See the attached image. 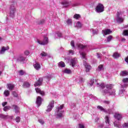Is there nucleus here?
<instances>
[{
    "label": "nucleus",
    "instance_id": "f257e3e1",
    "mask_svg": "<svg viewBox=\"0 0 128 128\" xmlns=\"http://www.w3.org/2000/svg\"><path fill=\"white\" fill-rule=\"evenodd\" d=\"M96 84L97 86H98V88H100L102 90H104L106 88V89L104 90L102 92L104 96H116V90H112V84H106V86H104V83H102L101 84L97 83Z\"/></svg>",
    "mask_w": 128,
    "mask_h": 128
},
{
    "label": "nucleus",
    "instance_id": "f03ea898",
    "mask_svg": "<svg viewBox=\"0 0 128 128\" xmlns=\"http://www.w3.org/2000/svg\"><path fill=\"white\" fill-rule=\"evenodd\" d=\"M10 3L11 4L10 8V18H14L16 12V2L12 0Z\"/></svg>",
    "mask_w": 128,
    "mask_h": 128
},
{
    "label": "nucleus",
    "instance_id": "7ed1b4c3",
    "mask_svg": "<svg viewBox=\"0 0 128 128\" xmlns=\"http://www.w3.org/2000/svg\"><path fill=\"white\" fill-rule=\"evenodd\" d=\"M63 108L64 104L61 105L60 106H58L56 108V112H57L56 114V118H62V116H64V111L62 110Z\"/></svg>",
    "mask_w": 128,
    "mask_h": 128
},
{
    "label": "nucleus",
    "instance_id": "20e7f679",
    "mask_svg": "<svg viewBox=\"0 0 128 128\" xmlns=\"http://www.w3.org/2000/svg\"><path fill=\"white\" fill-rule=\"evenodd\" d=\"M61 4L64 6V8H68V6H80L82 4L80 2H76L74 4H72V2H68L66 0H64L61 2Z\"/></svg>",
    "mask_w": 128,
    "mask_h": 128
},
{
    "label": "nucleus",
    "instance_id": "39448f33",
    "mask_svg": "<svg viewBox=\"0 0 128 128\" xmlns=\"http://www.w3.org/2000/svg\"><path fill=\"white\" fill-rule=\"evenodd\" d=\"M26 59V57L24 56V54H21L18 56L16 62H20V64H24Z\"/></svg>",
    "mask_w": 128,
    "mask_h": 128
},
{
    "label": "nucleus",
    "instance_id": "423d86ee",
    "mask_svg": "<svg viewBox=\"0 0 128 128\" xmlns=\"http://www.w3.org/2000/svg\"><path fill=\"white\" fill-rule=\"evenodd\" d=\"M104 12V4L99 3L96 6V12L98 14H100L101 12Z\"/></svg>",
    "mask_w": 128,
    "mask_h": 128
},
{
    "label": "nucleus",
    "instance_id": "0eeeda50",
    "mask_svg": "<svg viewBox=\"0 0 128 128\" xmlns=\"http://www.w3.org/2000/svg\"><path fill=\"white\" fill-rule=\"evenodd\" d=\"M37 42L39 44H41V46H46L48 44V38L44 36L43 40L40 41V40H37Z\"/></svg>",
    "mask_w": 128,
    "mask_h": 128
},
{
    "label": "nucleus",
    "instance_id": "6e6552de",
    "mask_svg": "<svg viewBox=\"0 0 128 128\" xmlns=\"http://www.w3.org/2000/svg\"><path fill=\"white\" fill-rule=\"evenodd\" d=\"M97 108L101 112H107L108 114H114V109H108V110H106L104 109L102 106H98Z\"/></svg>",
    "mask_w": 128,
    "mask_h": 128
},
{
    "label": "nucleus",
    "instance_id": "1a4fd4ad",
    "mask_svg": "<svg viewBox=\"0 0 128 128\" xmlns=\"http://www.w3.org/2000/svg\"><path fill=\"white\" fill-rule=\"evenodd\" d=\"M122 12H118L116 13V20L117 22L119 24H122L124 22V18H122Z\"/></svg>",
    "mask_w": 128,
    "mask_h": 128
},
{
    "label": "nucleus",
    "instance_id": "9d476101",
    "mask_svg": "<svg viewBox=\"0 0 128 128\" xmlns=\"http://www.w3.org/2000/svg\"><path fill=\"white\" fill-rule=\"evenodd\" d=\"M54 101L52 100L51 101L48 105L47 106V110H46V112H50L52 108H54Z\"/></svg>",
    "mask_w": 128,
    "mask_h": 128
},
{
    "label": "nucleus",
    "instance_id": "9b49d317",
    "mask_svg": "<svg viewBox=\"0 0 128 128\" xmlns=\"http://www.w3.org/2000/svg\"><path fill=\"white\" fill-rule=\"evenodd\" d=\"M114 117L116 120L120 122V120H122V114L120 112L115 113Z\"/></svg>",
    "mask_w": 128,
    "mask_h": 128
},
{
    "label": "nucleus",
    "instance_id": "f8f14e48",
    "mask_svg": "<svg viewBox=\"0 0 128 128\" xmlns=\"http://www.w3.org/2000/svg\"><path fill=\"white\" fill-rule=\"evenodd\" d=\"M77 64L78 59H76V58H74L70 60V66H71L72 68H74Z\"/></svg>",
    "mask_w": 128,
    "mask_h": 128
},
{
    "label": "nucleus",
    "instance_id": "ddd939ff",
    "mask_svg": "<svg viewBox=\"0 0 128 128\" xmlns=\"http://www.w3.org/2000/svg\"><path fill=\"white\" fill-rule=\"evenodd\" d=\"M112 32V31L110 29H105L102 30V34L104 36L108 34H110Z\"/></svg>",
    "mask_w": 128,
    "mask_h": 128
},
{
    "label": "nucleus",
    "instance_id": "4468645a",
    "mask_svg": "<svg viewBox=\"0 0 128 128\" xmlns=\"http://www.w3.org/2000/svg\"><path fill=\"white\" fill-rule=\"evenodd\" d=\"M42 97L38 96L36 98V104H37L38 106H40V105L42 104Z\"/></svg>",
    "mask_w": 128,
    "mask_h": 128
},
{
    "label": "nucleus",
    "instance_id": "2eb2a0df",
    "mask_svg": "<svg viewBox=\"0 0 128 128\" xmlns=\"http://www.w3.org/2000/svg\"><path fill=\"white\" fill-rule=\"evenodd\" d=\"M83 64H84V66L86 68V72H88L90 70V68H92L90 67V65L88 64V63H86L84 60Z\"/></svg>",
    "mask_w": 128,
    "mask_h": 128
},
{
    "label": "nucleus",
    "instance_id": "dca6fc26",
    "mask_svg": "<svg viewBox=\"0 0 128 128\" xmlns=\"http://www.w3.org/2000/svg\"><path fill=\"white\" fill-rule=\"evenodd\" d=\"M42 82H44V79L42 78H40L37 82H35L34 86H41Z\"/></svg>",
    "mask_w": 128,
    "mask_h": 128
},
{
    "label": "nucleus",
    "instance_id": "f3484780",
    "mask_svg": "<svg viewBox=\"0 0 128 128\" xmlns=\"http://www.w3.org/2000/svg\"><path fill=\"white\" fill-rule=\"evenodd\" d=\"M12 108H14V110L15 114H18L20 113V107L16 104L12 105Z\"/></svg>",
    "mask_w": 128,
    "mask_h": 128
},
{
    "label": "nucleus",
    "instance_id": "a211bd4d",
    "mask_svg": "<svg viewBox=\"0 0 128 128\" xmlns=\"http://www.w3.org/2000/svg\"><path fill=\"white\" fill-rule=\"evenodd\" d=\"M124 88L122 85H121V88L119 91V96H124Z\"/></svg>",
    "mask_w": 128,
    "mask_h": 128
},
{
    "label": "nucleus",
    "instance_id": "6ab92c4d",
    "mask_svg": "<svg viewBox=\"0 0 128 128\" xmlns=\"http://www.w3.org/2000/svg\"><path fill=\"white\" fill-rule=\"evenodd\" d=\"M33 66L36 70H40V63L36 62Z\"/></svg>",
    "mask_w": 128,
    "mask_h": 128
},
{
    "label": "nucleus",
    "instance_id": "aec40b11",
    "mask_svg": "<svg viewBox=\"0 0 128 128\" xmlns=\"http://www.w3.org/2000/svg\"><path fill=\"white\" fill-rule=\"evenodd\" d=\"M122 82H124V84H122L124 88L128 87V78H125L122 80Z\"/></svg>",
    "mask_w": 128,
    "mask_h": 128
},
{
    "label": "nucleus",
    "instance_id": "412c9836",
    "mask_svg": "<svg viewBox=\"0 0 128 128\" xmlns=\"http://www.w3.org/2000/svg\"><path fill=\"white\" fill-rule=\"evenodd\" d=\"M35 90H36V92H37V94H40L42 96H44V94H45L44 92L41 90L40 88H36Z\"/></svg>",
    "mask_w": 128,
    "mask_h": 128
},
{
    "label": "nucleus",
    "instance_id": "4be33fe9",
    "mask_svg": "<svg viewBox=\"0 0 128 128\" xmlns=\"http://www.w3.org/2000/svg\"><path fill=\"white\" fill-rule=\"evenodd\" d=\"M9 48H8V46H7V47L3 46V47H2V48L0 51V54H2L6 52V50H8Z\"/></svg>",
    "mask_w": 128,
    "mask_h": 128
},
{
    "label": "nucleus",
    "instance_id": "5701e85b",
    "mask_svg": "<svg viewBox=\"0 0 128 128\" xmlns=\"http://www.w3.org/2000/svg\"><path fill=\"white\" fill-rule=\"evenodd\" d=\"M77 48L79 50H84V48H86V46H84L82 44H76Z\"/></svg>",
    "mask_w": 128,
    "mask_h": 128
},
{
    "label": "nucleus",
    "instance_id": "b1692460",
    "mask_svg": "<svg viewBox=\"0 0 128 128\" xmlns=\"http://www.w3.org/2000/svg\"><path fill=\"white\" fill-rule=\"evenodd\" d=\"M7 86H8V88L10 90H12L14 88V84H8Z\"/></svg>",
    "mask_w": 128,
    "mask_h": 128
},
{
    "label": "nucleus",
    "instance_id": "393cba45",
    "mask_svg": "<svg viewBox=\"0 0 128 128\" xmlns=\"http://www.w3.org/2000/svg\"><path fill=\"white\" fill-rule=\"evenodd\" d=\"M22 86L23 88H30V82H24L22 84Z\"/></svg>",
    "mask_w": 128,
    "mask_h": 128
},
{
    "label": "nucleus",
    "instance_id": "a878e982",
    "mask_svg": "<svg viewBox=\"0 0 128 128\" xmlns=\"http://www.w3.org/2000/svg\"><path fill=\"white\" fill-rule=\"evenodd\" d=\"M58 68H65L66 67V64H64V62L61 61L58 63Z\"/></svg>",
    "mask_w": 128,
    "mask_h": 128
},
{
    "label": "nucleus",
    "instance_id": "bb28decb",
    "mask_svg": "<svg viewBox=\"0 0 128 128\" xmlns=\"http://www.w3.org/2000/svg\"><path fill=\"white\" fill-rule=\"evenodd\" d=\"M80 55L82 56V60H86V52H82L81 51L79 52Z\"/></svg>",
    "mask_w": 128,
    "mask_h": 128
},
{
    "label": "nucleus",
    "instance_id": "cd10ccee",
    "mask_svg": "<svg viewBox=\"0 0 128 128\" xmlns=\"http://www.w3.org/2000/svg\"><path fill=\"white\" fill-rule=\"evenodd\" d=\"M114 126H116V128H122V125H120V122L115 121L114 122Z\"/></svg>",
    "mask_w": 128,
    "mask_h": 128
},
{
    "label": "nucleus",
    "instance_id": "c85d7f7f",
    "mask_svg": "<svg viewBox=\"0 0 128 128\" xmlns=\"http://www.w3.org/2000/svg\"><path fill=\"white\" fill-rule=\"evenodd\" d=\"M105 122L108 126H110V116H106L105 117Z\"/></svg>",
    "mask_w": 128,
    "mask_h": 128
},
{
    "label": "nucleus",
    "instance_id": "c756f323",
    "mask_svg": "<svg viewBox=\"0 0 128 128\" xmlns=\"http://www.w3.org/2000/svg\"><path fill=\"white\" fill-rule=\"evenodd\" d=\"M8 118V116L4 114H0V120H6Z\"/></svg>",
    "mask_w": 128,
    "mask_h": 128
},
{
    "label": "nucleus",
    "instance_id": "7c9ffc66",
    "mask_svg": "<svg viewBox=\"0 0 128 128\" xmlns=\"http://www.w3.org/2000/svg\"><path fill=\"white\" fill-rule=\"evenodd\" d=\"M128 74V72L127 71H122L120 74V75L121 76H126Z\"/></svg>",
    "mask_w": 128,
    "mask_h": 128
},
{
    "label": "nucleus",
    "instance_id": "2f4dec72",
    "mask_svg": "<svg viewBox=\"0 0 128 128\" xmlns=\"http://www.w3.org/2000/svg\"><path fill=\"white\" fill-rule=\"evenodd\" d=\"M63 72H64V74H72V70H69L68 68H66L63 71Z\"/></svg>",
    "mask_w": 128,
    "mask_h": 128
},
{
    "label": "nucleus",
    "instance_id": "473e14b6",
    "mask_svg": "<svg viewBox=\"0 0 128 128\" xmlns=\"http://www.w3.org/2000/svg\"><path fill=\"white\" fill-rule=\"evenodd\" d=\"M112 56L114 58H118L120 55L118 52H116L113 54Z\"/></svg>",
    "mask_w": 128,
    "mask_h": 128
},
{
    "label": "nucleus",
    "instance_id": "72a5a7b5",
    "mask_svg": "<svg viewBox=\"0 0 128 128\" xmlns=\"http://www.w3.org/2000/svg\"><path fill=\"white\" fill-rule=\"evenodd\" d=\"M94 79H92L88 84V86H94Z\"/></svg>",
    "mask_w": 128,
    "mask_h": 128
},
{
    "label": "nucleus",
    "instance_id": "f704fd0d",
    "mask_svg": "<svg viewBox=\"0 0 128 128\" xmlns=\"http://www.w3.org/2000/svg\"><path fill=\"white\" fill-rule=\"evenodd\" d=\"M66 22L67 24L69 26H72V19H68L66 21Z\"/></svg>",
    "mask_w": 128,
    "mask_h": 128
},
{
    "label": "nucleus",
    "instance_id": "c9c22d12",
    "mask_svg": "<svg viewBox=\"0 0 128 128\" xmlns=\"http://www.w3.org/2000/svg\"><path fill=\"white\" fill-rule=\"evenodd\" d=\"M12 108V107L10 106H6L4 108L3 110L4 112H6V110H8Z\"/></svg>",
    "mask_w": 128,
    "mask_h": 128
},
{
    "label": "nucleus",
    "instance_id": "e433bc0d",
    "mask_svg": "<svg viewBox=\"0 0 128 128\" xmlns=\"http://www.w3.org/2000/svg\"><path fill=\"white\" fill-rule=\"evenodd\" d=\"M44 78L48 80V82H50V80L52 79V75L48 74L46 76H45Z\"/></svg>",
    "mask_w": 128,
    "mask_h": 128
},
{
    "label": "nucleus",
    "instance_id": "4c0bfd02",
    "mask_svg": "<svg viewBox=\"0 0 128 128\" xmlns=\"http://www.w3.org/2000/svg\"><path fill=\"white\" fill-rule=\"evenodd\" d=\"M74 18L76 20H78V18H80V14H75L74 16Z\"/></svg>",
    "mask_w": 128,
    "mask_h": 128
},
{
    "label": "nucleus",
    "instance_id": "58836bf2",
    "mask_svg": "<svg viewBox=\"0 0 128 128\" xmlns=\"http://www.w3.org/2000/svg\"><path fill=\"white\" fill-rule=\"evenodd\" d=\"M4 94L5 96H10V91H8V90H5L4 92Z\"/></svg>",
    "mask_w": 128,
    "mask_h": 128
},
{
    "label": "nucleus",
    "instance_id": "ea45409f",
    "mask_svg": "<svg viewBox=\"0 0 128 128\" xmlns=\"http://www.w3.org/2000/svg\"><path fill=\"white\" fill-rule=\"evenodd\" d=\"M98 70L99 72H100V70H104V65L102 64L99 65L98 67Z\"/></svg>",
    "mask_w": 128,
    "mask_h": 128
},
{
    "label": "nucleus",
    "instance_id": "a19ab883",
    "mask_svg": "<svg viewBox=\"0 0 128 128\" xmlns=\"http://www.w3.org/2000/svg\"><path fill=\"white\" fill-rule=\"evenodd\" d=\"M56 34L57 36H58V38H62V32H56Z\"/></svg>",
    "mask_w": 128,
    "mask_h": 128
},
{
    "label": "nucleus",
    "instance_id": "79ce46f5",
    "mask_svg": "<svg viewBox=\"0 0 128 128\" xmlns=\"http://www.w3.org/2000/svg\"><path fill=\"white\" fill-rule=\"evenodd\" d=\"M112 40V36L111 35L108 36L107 38L108 42H110Z\"/></svg>",
    "mask_w": 128,
    "mask_h": 128
},
{
    "label": "nucleus",
    "instance_id": "37998d69",
    "mask_svg": "<svg viewBox=\"0 0 128 128\" xmlns=\"http://www.w3.org/2000/svg\"><path fill=\"white\" fill-rule=\"evenodd\" d=\"M85 96H88V98H96V96H94L92 94L88 95V94L86 93Z\"/></svg>",
    "mask_w": 128,
    "mask_h": 128
},
{
    "label": "nucleus",
    "instance_id": "c03bdc74",
    "mask_svg": "<svg viewBox=\"0 0 128 128\" xmlns=\"http://www.w3.org/2000/svg\"><path fill=\"white\" fill-rule=\"evenodd\" d=\"M68 54L70 55L71 54L72 56H74V51L70 50H68Z\"/></svg>",
    "mask_w": 128,
    "mask_h": 128
},
{
    "label": "nucleus",
    "instance_id": "a18cd8bd",
    "mask_svg": "<svg viewBox=\"0 0 128 128\" xmlns=\"http://www.w3.org/2000/svg\"><path fill=\"white\" fill-rule=\"evenodd\" d=\"M40 56H48V54H46V52H42L40 54Z\"/></svg>",
    "mask_w": 128,
    "mask_h": 128
},
{
    "label": "nucleus",
    "instance_id": "49530a36",
    "mask_svg": "<svg viewBox=\"0 0 128 128\" xmlns=\"http://www.w3.org/2000/svg\"><path fill=\"white\" fill-rule=\"evenodd\" d=\"M76 26H77V28H82V24L80 22H78L76 24Z\"/></svg>",
    "mask_w": 128,
    "mask_h": 128
},
{
    "label": "nucleus",
    "instance_id": "de8ad7c7",
    "mask_svg": "<svg viewBox=\"0 0 128 128\" xmlns=\"http://www.w3.org/2000/svg\"><path fill=\"white\" fill-rule=\"evenodd\" d=\"M12 96H14L15 98H18V94H17L16 92L14 91L12 92Z\"/></svg>",
    "mask_w": 128,
    "mask_h": 128
},
{
    "label": "nucleus",
    "instance_id": "09e8293b",
    "mask_svg": "<svg viewBox=\"0 0 128 128\" xmlns=\"http://www.w3.org/2000/svg\"><path fill=\"white\" fill-rule=\"evenodd\" d=\"M92 118L95 120V122H96V114H93L92 115Z\"/></svg>",
    "mask_w": 128,
    "mask_h": 128
},
{
    "label": "nucleus",
    "instance_id": "8fccbe9b",
    "mask_svg": "<svg viewBox=\"0 0 128 128\" xmlns=\"http://www.w3.org/2000/svg\"><path fill=\"white\" fill-rule=\"evenodd\" d=\"M123 34H124V36H128V30H124L123 32Z\"/></svg>",
    "mask_w": 128,
    "mask_h": 128
},
{
    "label": "nucleus",
    "instance_id": "3c124183",
    "mask_svg": "<svg viewBox=\"0 0 128 128\" xmlns=\"http://www.w3.org/2000/svg\"><path fill=\"white\" fill-rule=\"evenodd\" d=\"M38 24H44V20H42L40 21V22L37 23Z\"/></svg>",
    "mask_w": 128,
    "mask_h": 128
},
{
    "label": "nucleus",
    "instance_id": "603ef678",
    "mask_svg": "<svg viewBox=\"0 0 128 128\" xmlns=\"http://www.w3.org/2000/svg\"><path fill=\"white\" fill-rule=\"evenodd\" d=\"M122 128H128V122H125L122 125Z\"/></svg>",
    "mask_w": 128,
    "mask_h": 128
},
{
    "label": "nucleus",
    "instance_id": "864d4df0",
    "mask_svg": "<svg viewBox=\"0 0 128 128\" xmlns=\"http://www.w3.org/2000/svg\"><path fill=\"white\" fill-rule=\"evenodd\" d=\"M16 122H20V116H17L16 118Z\"/></svg>",
    "mask_w": 128,
    "mask_h": 128
},
{
    "label": "nucleus",
    "instance_id": "5fc2aeb1",
    "mask_svg": "<svg viewBox=\"0 0 128 128\" xmlns=\"http://www.w3.org/2000/svg\"><path fill=\"white\" fill-rule=\"evenodd\" d=\"M103 102L106 105H108L110 104V102L109 100H104Z\"/></svg>",
    "mask_w": 128,
    "mask_h": 128
},
{
    "label": "nucleus",
    "instance_id": "6e6d98bb",
    "mask_svg": "<svg viewBox=\"0 0 128 128\" xmlns=\"http://www.w3.org/2000/svg\"><path fill=\"white\" fill-rule=\"evenodd\" d=\"M38 122L41 124H44V120H42V119H39L38 120Z\"/></svg>",
    "mask_w": 128,
    "mask_h": 128
},
{
    "label": "nucleus",
    "instance_id": "4d7b16f0",
    "mask_svg": "<svg viewBox=\"0 0 128 128\" xmlns=\"http://www.w3.org/2000/svg\"><path fill=\"white\" fill-rule=\"evenodd\" d=\"M19 74H20V76H24V70H20L19 72Z\"/></svg>",
    "mask_w": 128,
    "mask_h": 128
},
{
    "label": "nucleus",
    "instance_id": "13d9d810",
    "mask_svg": "<svg viewBox=\"0 0 128 128\" xmlns=\"http://www.w3.org/2000/svg\"><path fill=\"white\" fill-rule=\"evenodd\" d=\"M102 56V54L100 53H97V57L98 58H101Z\"/></svg>",
    "mask_w": 128,
    "mask_h": 128
},
{
    "label": "nucleus",
    "instance_id": "bf43d9fd",
    "mask_svg": "<svg viewBox=\"0 0 128 128\" xmlns=\"http://www.w3.org/2000/svg\"><path fill=\"white\" fill-rule=\"evenodd\" d=\"M24 54H25V56H28V54H30V51L29 50H26L24 52Z\"/></svg>",
    "mask_w": 128,
    "mask_h": 128
},
{
    "label": "nucleus",
    "instance_id": "052dcab7",
    "mask_svg": "<svg viewBox=\"0 0 128 128\" xmlns=\"http://www.w3.org/2000/svg\"><path fill=\"white\" fill-rule=\"evenodd\" d=\"M70 44L72 48H74V41L72 40L70 42Z\"/></svg>",
    "mask_w": 128,
    "mask_h": 128
},
{
    "label": "nucleus",
    "instance_id": "680f3d73",
    "mask_svg": "<svg viewBox=\"0 0 128 128\" xmlns=\"http://www.w3.org/2000/svg\"><path fill=\"white\" fill-rule=\"evenodd\" d=\"M8 104V102H3L2 103V106H6Z\"/></svg>",
    "mask_w": 128,
    "mask_h": 128
},
{
    "label": "nucleus",
    "instance_id": "e2e57ef3",
    "mask_svg": "<svg viewBox=\"0 0 128 128\" xmlns=\"http://www.w3.org/2000/svg\"><path fill=\"white\" fill-rule=\"evenodd\" d=\"M79 128H84V125L82 124H79Z\"/></svg>",
    "mask_w": 128,
    "mask_h": 128
},
{
    "label": "nucleus",
    "instance_id": "0e129e2a",
    "mask_svg": "<svg viewBox=\"0 0 128 128\" xmlns=\"http://www.w3.org/2000/svg\"><path fill=\"white\" fill-rule=\"evenodd\" d=\"M84 106H86V108H88V104L84 103Z\"/></svg>",
    "mask_w": 128,
    "mask_h": 128
},
{
    "label": "nucleus",
    "instance_id": "69168bd1",
    "mask_svg": "<svg viewBox=\"0 0 128 128\" xmlns=\"http://www.w3.org/2000/svg\"><path fill=\"white\" fill-rule=\"evenodd\" d=\"M125 62L128 64V56L126 58Z\"/></svg>",
    "mask_w": 128,
    "mask_h": 128
},
{
    "label": "nucleus",
    "instance_id": "338daca9",
    "mask_svg": "<svg viewBox=\"0 0 128 128\" xmlns=\"http://www.w3.org/2000/svg\"><path fill=\"white\" fill-rule=\"evenodd\" d=\"M79 82H80V83L82 82V78H80V80H79Z\"/></svg>",
    "mask_w": 128,
    "mask_h": 128
},
{
    "label": "nucleus",
    "instance_id": "774afa93",
    "mask_svg": "<svg viewBox=\"0 0 128 128\" xmlns=\"http://www.w3.org/2000/svg\"><path fill=\"white\" fill-rule=\"evenodd\" d=\"M93 34H96V31H94V30H93Z\"/></svg>",
    "mask_w": 128,
    "mask_h": 128
}]
</instances>
